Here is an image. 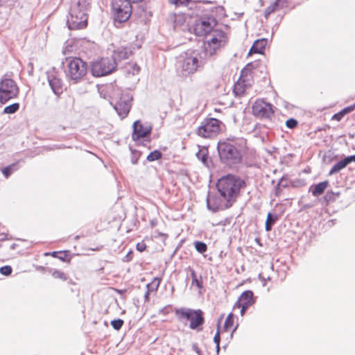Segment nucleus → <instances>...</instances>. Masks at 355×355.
Returning <instances> with one entry per match:
<instances>
[{"instance_id":"obj_1","label":"nucleus","mask_w":355,"mask_h":355,"mask_svg":"<svg viewBox=\"0 0 355 355\" xmlns=\"http://www.w3.org/2000/svg\"><path fill=\"white\" fill-rule=\"evenodd\" d=\"M204 64L199 51L189 49L177 57L176 72L179 76L186 78L195 73Z\"/></svg>"},{"instance_id":"obj_2","label":"nucleus","mask_w":355,"mask_h":355,"mask_svg":"<svg viewBox=\"0 0 355 355\" xmlns=\"http://www.w3.org/2000/svg\"><path fill=\"white\" fill-rule=\"evenodd\" d=\"M245 187V182L240 177L227 174L218 179L216 187L223 198H228L234 203L239 196L240 191Z\"/></svg>"},{"instance_id":"obj_3","label":"nucleus","mask_w":355,"mask_h":355,"mask_svg":"<svg viewBox=\"0 0 355 355\" xmlns=\"http://www.w3.org/2000/svg\"><path fill=\"white\" fill-rule=\"evenodd\" d=\"M89 0H73L67 24L70 30L82 29L87 25Z\"/></svg>"},{"instance_id":"obj_4","label":"nucleus","mask_w":355,"mask_h":355,"mask_svg":"<svg viewBox=\"0 0 355 355\" xmlns=\"http://www.w3.org/2000/svg\"><path fill=\"white\" fill-rule=\"evenodd\" d=\"M245 144L243 139H230L220 141L218 143V151L221 161L227 164L237 163L241 160V154L239 147Z\"/></svg>"},{"instance_id":"obj_5","label":"nucleus","mask_w":355,"mask_h":355,"mask_svg":"<svg viewBox=\"0 0 355 355\" xmlns=\"http://www.w3.org/2000/svg\"><path fill=\"white\" fill-rule=\"evenodd\" d=\"M87 72V64L79 58L70 59L66 66L65 73L70 83L76 84L82 81Z\"/></svg>"},{"instance_id":"obj_6","label":"nucleus","mask_w":355,"mask_h":355,"mask_svg":"<svg viewBox=\"0 0 355 355\" xmlns=\"http://www.w3.org/2000/svg\"><path fill=\"white\" fill-rule=\"evenodd\" d=\"M175 315L179 320L190 321L189 327L197 331L202 330L201 327L204 324L205 318L203 312L200 309L194 310L189 308H180L175 310Z\"/></svg>"},{"instance_id":"obj_7","label":"nucleus","mask_w":355,"mask_h":355,"mask_svg":"<svg viewBox=\"0 0 355 355\" xmlns=\"http://www.w3.org/2000/svg\"><path fill=\"white\" fill-rule=\"evenodd\" d=\"M227 42L225 33L219 30H214L205 37L204 45L206 55L212 56Z\"/></svg>"},{"instance_id":"obj_8","label":"nucleus","mask_w":355,"mask_h":355,"mask_svg":"<svg viewBox=\"0 0 355 355\" xmlns=\"http://www.w3.org/2000/svg\"><path fill=\"white\" fill-rule=\"evenodd\" d=\"M222 126L223 123L215 118L205 119L196 130V134L204 138H214L221 132Z\"/></svg>"},{"instance_id":"obj_9","label":"nucleus","mask_w":355,"mask_h":355,"mask_svg":"<svg viewBox=\"0 0 355 355\" xmlns=\"http://www.w3.org/2000/svg\"><path fill=\"white\" fill-rule=\"evenodd\" d=\"M116 68L114 60L111 58H103L92 63L91 71L94 76L101 77L112 73Z\"/></svg>"},{"instance_id":"obj_10","label":"nucleus","mask_w":355,"mask_h":355,"mask_svg":"<svg viewBox=\"0 0 355 355\" xmlns=\"http://www.w3.org/2000/svg\"><path fill=\"white\" fill-rule=\"evenodd\" d=\"M114 18L119 23L126 21L132 13V6L129 0H114L112 2Z\"/></svg>"},{"instance_id":"obj_11","label":"nucleus","mask_w":355,"mask_h":355,"mask_svg":"<svg viewBox=\"0 0 355 355\" xmlns=\"http://www.w3.org/2000/svg\"><path fill=\"white\" fill-rule=\"evenodd\" d=\"M19 94V88L15 82L10 78L2 79L0 82V103H6L15 98Z\"/></svg>"},{"instance_id":"obj_12","label":"nucleus","mask_w":355,"mask_h":355,"mask_svg":"<svg viewBox=\"0 0 355 355\" xmlns=\"http://www.w3.org/2000/svg\"><path fill=\"white\" fill-rule=\"evenodd\" d=\"M234 203L227 198L217 196L216 194L209 193L207 198V207L208 209L213 212L219 210H224L230 208Z\"/></svg>"},{"instance_id":"obj_13","label":"nucleus","mask_w":355,"mask_h":355,"mask_svg":"<svg viewBox=\"0 0 355 355\" xmlns=\"http://www.w3.org/2000/svg\"><path fill=\"white\" fill-rule=\"evenodd\" d=\"M252 113L258 118L270 119L274 113L272 105L263 100H257L252 105Z\"/></svg>"},{"instance_id":"obj_14","label":"nucleus","mask_w":355,"mask_h":355,"mask_svg":"<svg viewBox=\"0 0 355 355\" xmlns=\"http://www.w3.org/2000/svg\"><path fill=\"white\" fill-rule=\"evenodd\" d=\"M216 25L214 18L202 19L197 21L194 25V33L198 36H206L212 32L214 26Z\"/></svg>"},{"instance_id":"obj_15","label":"nucleus","mask_w":355,"mask_h":355,"mask_svg":"<svg viewBox=\"0 0 355 355\" xmlns=\"http://www.w3.org/2000/svg\"><path fill=\"white\" fill-rule=\"evenodd\" d=\"M132 98L128 95H123L120 100L114 105V109L117 112L121 119L125 118L131 108Z\"/></svg>"},{"instance_id":"obj_16","label":"nucleus","mask_w":355,"mask_h":355,"mask_svg":"<svg viewBox=\"0 0 355 355\" xmlns=\"http://www.w3.org/2000/svg\"><path fill=\"white\" fill-rule=\"evenodd\" d=\"M251 76H244L243 71H242L241 77L234 85V92L236 96H242L251 87Z\"/></svg>"},{"instance_id":"obj_17","label":"nucleus","mask_w":355,"mask_h":355,"mask_svg":"<svg viewBox=\"0 0 355 355\" xmlns=\"http://www.w3.org/2000/svg\"><path fill=\"white\" fill-rule=\"evenodd\" d=\"M47 79L53 92L59 96L62 92V81L55 71L47 72Z\"/></svg>"},{"instance_id":"obj_18","label":"nucleus","mask_w":355,"mask_h":355,"mask_svg":"<svg viewBox=\"0 0 355 355\" xmlns=\"http://www.w3.org/2000/svg\"><path fill=\"white\" fill-rule=\"evenodd\" d=\"M151 126L149 125H144L139 121H136L133 123L132 139L139 140L149 135L151 132Z\"/></svg>"},{"instance_id":"obj_19","label":"nucleus","mask_w":355,"mask_h":355,"mask_svg":"<svg viewBox=\"0 0 355 355\" xmlns=\"http://www.w3.org/2000/svg\"><path fill=\"white\" fill-rule=\"evenodd\" d=\"M132 50L131 46H121L114 51L112 59L116 61V66L117 62L123 60L128 59L132 54Z\"/></svg>"},{"instance_id":"obj_20","label":"nucleus","mask_w":355,"mask_h":355,"mask_svg":"<svg viewBox=\"0 0 355 355\" xmlns=\"http://www.w3.org/2000/svg\"><path fill=\"white\" fill-rule=\"evenodd\" d=\"M252 297L253 293L251 291H244L235 304L234 308L236 306H245L249 307L254 303Z\"/></svg>"},{"instance_id":"obj_21","label":"nucleus","mask_w":355,"mask_h":355,"mask_svg":"<svg viewBox=\"0 0 355 355\" xmlns=\"http://www.w3.org/2000/svg\"><path fill=\"white\" fill-rule=\"evenodd\" d=\"M267 43L268 40L266 39H260L256 40L250 48L248 54L250 55L252 53H263Z\"/></svg>"},{"instance_id":"obj_22","label":"nucleus","mask_w":355,"mask_h":355,"mask_svg":"<svg viewBox=\"0 0 355 355\" xmlns=\"http://www.w3.org/2000/svg\"><path fill=\"white\" fill-rule=\"evenodd\" d=\"M347 164H348V162H347L346 158H345L343 160H340V162H338V163H336V164H334L332 166V168H331V170L329 172V175H332L335 173L340 172L342 169L345 168Z\"/></svg>"},{"instance_id":"obj_23","label":"nucleus","mask_w":355,"mask_h":355,"mask_svg":"<svg viewBox=\"0 0 355 355\" xmlns=\"http://www.w3.org/2000/svg\"><path fill=\"white\" fill-rule=\"evenodd\" d=\"M328 184V181H324L315 184L311 191L312 195L314 196H318L321 195L324 191Z\"/></svg>"},{"instance_id":"obj_24","label":"nucleus","mask_w":355,"mask_h":355,"mask_svg":"<svg viewBox=\"0 0 355 355\" xmlns=\"http://www.w3.org/2000/svg\"><path fill=\"white\" fill-rule=\"evenodd\" d=\"M278 220V216L276 214H272L271 213H268L267 215V218L265 223L266 230L269 232L272 229V226L275 223V222Z\"/></svg>"},{"instance_id":"obj_25","label":"nucleus","mask_w":355,"mask_h":355,"mask_svg":"<svg viewBox=\"0 0 355 355\" xmlns=\"http://www.w3.org/2000/svg\"><path fill=\"white\" fill-rule=\"evenodd\" d=\"M161 279L158 277H155L151 282L148 283L146 285V288L150 292H156L159 284H160Z\"/></svg>"},{"instance_id":"obj_26","label":"nucleus","mask_w":355,"mask_h":355,"mask_svg":"<svg viewBox=\"0 0 355 355\" xmlns=\"http://www.w3.org/2000/svg\"><path fill=\"white\" fill-rule=\"evenodd\" d=\"M18 169L17 163L12 164L3 168H2L1 171L4 176L8 178L12 173L17 171Z\"/></svg>"},{"instance_id":"obj_27","label":"nucleus","mask_w":355,"mask_h":355,"mask_svg":"<svg viewBox=\"0 0 355 355\" xmlns=\"http://www.w3.org/2000/svg\"><path fill=\"white\" fill-rule=\"evenodd\" d=\"M280 1H281V0H276L275 2L271 3L269 6H268L266 8L264 15L266 18H268V17L271 13H272L273 12L275 11V10L277 9V6H279V3Z\"/></svg>"},{"instance_id":"obj_28","label":"nucleus","mask_w":355,"mask_h":355,"mask_svg":"<svg viewBox=\"0 0 355 355\" xmlns=\"http://www.w3.org/2000/svg\"><path fill=\"white\" fill-rule=\"evenodd\" d=\"M19 109V104L18 103H15L6 106L3 111V114H14L17 112Z\"/></svg>"},{"instance_id":"obj_29","label":"nucleus","mask_w":355,"mask_h":355,"mask_svg":"<svg viewBox=\"0 0 355 355\" xmlns=\"http://www.w3.org/2000/svg\"><path fill=\"white\" fill-rule=\"evenodd\" d=\"M234 323V315L230 313L225 319L224 329L225 331H229L232 327Z\"/></svg>"},{"instance_id":"obj_30","label":"nucleus","mask_w":355,"mask_h":355,"mask_svg":"<svg viewBox=\"0 0 355 355\" xmlns=\"http://www.w3.org/2000/svg\"><path fill=\"white\" fill-rule=\"evenodd\" d=\"M162 155V154L160 151L155 150L149 153V155L147 156V160H148L149 162L157 160L159 158H161Z\"/></svg>"},{"instance_id":"obj_31","label":"nucleus","mask_w":355,"mask_h":355,"mask_svg":"<svg viewBox=\"0 0 355 355\" xmlns=\"http://www.w3.org/2000/svg\"><path fill=\"white\" fill-rule=\"evenodd\" d=\"M196 156H197L198 159L199 160L202 161V162L203 164H206L207 158H208L207 149L200 150L196 153Z\"/></svg>"},{"instance_id":"obj_32","label":"nucleus","mask_w":355,"mask_h":355,"mask_svg":"<svg viewBox=\"0 0 355 355\" xmlns=\"http://www.w3.org/2000/svg\"><path fill=\"white\" fill-rule=\"evenodd\" d=\"M140 71V67L137 64H129V68H127V72L129 74L137 75Z\"/></svg>"},{"instance_id":"obj_33","label":"nucleus","mask_w":355,"mask_h":355,"mask_svg":"<svg viewBox=\"0 0 355 355\" xmlns=\"http://www.w3.org/2000/svg\"><path fill=\"white\" fill-rule=\"evenodd\" d=\"M195 248L200 253H204L207 250V245L202 241H196L195 242Z\"/></svg>"},{"instance_id":"obj_34","label":"nucleus","mask_w":355,"mask_h":355,"mask_svg":"<svg viewBox=\"0 0 355 355\" xmlns=\"http://www.w3.org/2000/svg\"><path fill=\"white\" fill-rule=\"evenodd\" d=\"M191 276L192 278V285H196L198 288H201V282L198 279L196 272L194 270L190 268Z\"/></svg>"},{"instance_id":"obj_35","label":"nucleus","mask_w":355,"mask_h":355,"mask_svg":"<svg viewBox=\"0 0 355 355\" xmlns=\"http://www.w3.org/2000/svg\"><path fill=\"white\" fill-rule=\"evenodd\" d=\"M52 276L55 279H60L62 281H66L67 279V276L65 273L58 270H55L52 272Z\"/></svg>"},{"instance_id":"obj_36","label":"nucleus","mask_w":355,"mask_h":355,"mask_svg":"<svg viewBox=\"0 0 355 355\" xmlns=\"http://www.w3.org/2000/svg\"><path fill=\"white\" fill-rule=\"evenodd\" d=\"M123 324V320L121 319L113 320L111 321V325L115 330H119Z\"/></svg>"},{"instance_id":"obj_37","label":"nucleus","mask_w":355,"mask_h":355,"mask_svg":"<svg viewBox=\"0 0 355 355\" xmlns=\"http://www.w3.org/2000/svg\"><path fill=\"white\" fill-rule=\"evenodd\" d=\"M12 269L10 266H5L0 268V272L6 276L11 274Z\"/></svg>"},{"instance_id":"obj_38","label":"nucleus","mask_w":355,"mask_h":355,"mask_svg":"<svg viewBox=\"0 0 355 355\" xmlns=\"http://www.w3.org/2000/svg\"><path fill=\"white\" fill-rule=\"evenodd\" d=\"M286 125L288 128H294L297 125V121L294 119H289L286 121Z\"/></svg>"},{"instance_id":"obj_39","label":"nucleus","mask_w":355,"mask_h":355,"mask_svg":"<svg viewBox=\"0 0 355 355\" xmlns=\"http://www.w3.org/2000/svg\"><path fill=\"white\" fill-rule=\"evenodd\" d=\"M214 341L216 344V353L218 354L219 349H220V347H219V343H220V332H219L218 330V331L216 332V334H215V336L214 337Z\"/></svg>"},{"instance_id":"obj_40","label":"nucleus","mask_w":355,"mask_h":355,"mask_svg":"<svg viewBox=\"0 0 355 355\" xmlns=\"http://www.w3.org/2000/svg\"><path fill=\"white\" fill-rule=\"evenodd\" d=\"M354 109L353 105L348 106L347 107H345L343 110H342L340 112L343 113V114L345 116V114L352 112Z\"/></svg>"},{"instance_id":"obj_41","label":"nucleus","mask_w":355,"mask_h":355,"mask_svg":"<svg viewBox=\"0 0 355 355\" xmlns=\"http://www.w3.org/2000/svg\"><path fill=\"white\" fill-rule=\"evenodd\" d=\"M189 2V0H171V3L175 5H184Z\"/></svg>"},{"instance_id":"obj_42","label":"nucleus","mask_w":355,"mask_h":355,"mask_svg":"<svg viewBox=\"0 0 355 355\" xmlns=\"http://www.w3.org/2000/svg\"><path fill=\"white\" fill-rule=\"evenodd\" d=\"M343 116H344V115L343 114V113L341 112H339L335 114L332 116V120H336L337 121H340L343 119Z\"/></svg>"},{"instance_id":"obj_43","label":"nucleus","mask_w":355,"mask_h":355,"mask_svg":"<svg viewBox=\"0 0 355 355\" xmlns=\"http://www.w3.org/2000/svg\"><path fill=\"white\" fill-rule=\"evenodd\" d=\"M137 250L139 252L144 251L146 250V245L144 243H137Z\"/></svg>"},{"instance_id":"obj_44","label":"nucleus","mask_w":355,"mask_h":355,"mask_svg":"<svg viewBox=\"0 0 355 355\" xmlns=\"http://www.w3.org/2000/svg\"><path fill=\"white\" fill-rule=\"evenodd\" d=\"M192 349L198 355H200L202 353L201 350L200 349L198 345L196 343H193L192 345Z\"/></svg>"},{"instance_id":"obj_45","label":"nucleus","mask_w":355,"mask_h":355,"mask_svg":"<svg viewBox=\"0 0 355 355\" xmlns=\"http://www.w3.org/2000/svg\"><path fill=\"white\" fill-rule=\"evenodd\" d=\"M345 158H346V159H347V161L348 162V164L349 163H351L352 162H355V155L346 157Z\"/></svg>"},{"instance_id":"obj_46","label":"nucleus","mask_w":355,"mask_h":355,"mask_svg":"<svg viewBox=\"0 0 355 355\" xmlns=\"http://www.w3.org/2000/svg\"><path fill=\"white\" fill-rule=\"evenodd\" d=\"M238 308H241V315H243L245 311L248 309V306H236Z\"/></svg>"},{"instance_id":"obj_47","label":"nucleus","mask_w":355,"mask_h":355,"mask_svg":"<svg viewBox=\"0 0 355 355\" xmlns=\"http://www.w3.org/2000/svg\"><path fill=\"white\" fill-rule=\"evenodd\" d=\"M151 292H150L149 291H146L145 295H144V297H145V300L146 301H148L149 300V295Z\"/></svg>"},{"instance_id":"obj_48","label":"nucleus","mask_w":355,"mask_h":355,"mask_svg":"<svg viewBox=\"0 0 355 355\" xmlns=\"http://www.w3.org/2000/svg\"><path fill=\"white\" fill-rule=\"evenodd\" d=\"M143 0H129L130 3H137V2H140V1H142Z\"/></svg>"},{"instance_id":"obj_49","label":"nucleus","mask_w":355,"mask_h":355,"mask_svg":"<svg viewBox=\"0 0 355 355\" xmlns=\"http://www.w3.org/2000/svg\"><path fill=\"white\" fill-rule=\"evenodd\" d=\"M57 252H53L51 253L52 257H57Z\"/></svg>"},{"instance_id":"obj_50","label":"nucleus","mask_w":355,"mask_h":355,"mask_svg":"<svg viewBox=\"0 0 355 355\" xmlns=\"http://www.w3.org/2000/svg\"><path fill=\"white\" fill-rule=\"evenodd\" d=\"M64 257L65 255H64L63 257L62 256H60V257H58L61 260H64Z\"/></svg>"},{"instance_id":"obj_51","label":"nucleus","mask_w":355,"mask_h":355,"mask_svg":"<svg viewBox=\"0 0 355 355\" xmlns=\"http://www.w3.org/2000/svg\"><path fill=\"white\" fill-rule=\"evenodd\" d=\"M132 164H137V160L133 159V160L132 161Z\"/></svg>"},{"instance_id":"obj_52","label":"nucleus","mask_w":355,"mask_h":355,"mask_svg":"<svg viewBox=\"0 0 355 355\" xmlns=\"http://www.w3.org/2000/svg\"><path fill=\"white\" fill-rule=\"evenodd\" d=\"M236 327L233 329V331H232V334H231V336H232V334L234 331H236Z\"/></svg>"},{"instance_id":"obj_53","label":"nucleus","mask_w":355,"mask_h":355,"mask_svg":"<svg viewBox=\"0 0 355 355\" xmlns=\"http://www.w3.org/2000/svg\"><path fill=\"white\" fill-rule=\"evenodd\" d=\"M353 105V107H354V109H355V103H354V105Z\"/></svg>"}]
</instances>
